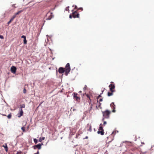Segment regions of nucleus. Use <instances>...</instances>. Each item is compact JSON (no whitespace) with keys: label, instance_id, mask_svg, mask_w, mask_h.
<instances>
[{"label":"nucleus","instance_id":"1","mask_svg":"<svg viewBox=\"0 0 154 154\" xmlns=\"http://www.w3.org/2000/svg\"><path fill=\"white\" fill-rule=\"evenodd\" d=\"M110 113V112L108 110L103 112V116L104 118L102 119V121H103L105 118H108Z\"/></svg>","mask_w":154,"mask_h":154},{"label":"nucleus","instance_id":"2","mask_svg":"<svg viewBox=\"0 0 154 154\" xmlns=\"http://www.w3.org/2000/svg\"><path fill=\"white\" fill-rule=\"evenodd\" d=\"M70 67L69 63H67L65 66V75H67L70 71Z\"/></svg>","mask_w":154,"mask_h":154},{"label":"nucleus","instance_id":"3","mask_svg":"<svg viewBox=\"0 0 154 154\" xmlns=\"http://www.w3.org/2000/svg\"><path fill=\"white\" fill-rule=\"evenodd\" d=\"M72 17L73 18H79V13H77V11H75L72 13Z\"/></svg>","mask_w":154,"mask_h":154},{"label":"nucleus","instance_id":"4","mask_svg":"<svg viewBox=\"0 0 154 154\" xmlns=\"http://www.w3.org/2000/svg\"><path fill=\"white\" fill-rule=\"evenodd\" d=\"M50 14V15L48 16V17L46 18V20H51L52 17H54V16L52 15V13L51 12L50 13L49 12H48L47 14V16H48V14Z\"/></svg>","mask_w":154,"mask_h":154},{"label":"nucleus","instance_id":"5","mask_svg":"<svg viewBox=\"0 0 154 154\" xmlns=\"http://www.w3.org/2000/svg\"><path fill=\"white\" fill-rule=\"evenodd\" d=\"M16 69V68L15 66H12V67H11V72L14 74L15 73Z\"/></svg>","mask_w":154,"mask_h":154},{"label":"nucleus","instance_id":"6","mask_svg":"<svg viewBox=\"0 0 154 154\" xmlns=\"http://www.w3.org/2000/svg\"><path fill=\"white\" fill-rule=\"evenodd\" d=\"M110 106L112 109H113V110H112V112H116V110H115V105L114 104V103L113 102L110 105Z\"/></svg>","mask_w":154,"mask_h":154},{"label":"nucleus","instance_id":"7","mask_svg":"<svg viewBox=\"0 0 154 154\" xmlns=\"http://www.w3.org/2000/svg\"><path fill=\"white\" fill-rule=\"evenodd\" d=\"M23 111L22 109H20V110L19 112L17 114V116L18 118L20 117L23 114Z\"/></svg>","mask_w":154,"mask_h":154},{"label":"nucleus","instance_id":"8","mask_svg":"<svg viewBox=\"0 0 154 154\" xmlns=\"http://www.w3.org/2000/svg\"><path fill=\"white\" fill-rule=\"evenodd\" d=\"M109 87L110 88V91L111 92H113V89L115 88V85H114L111 84L109 85Z\"/></svg>","mask_w":154,"mask_h":154},{"label":"nucleus","instance_id":"9","mask_svg":"<svg viewBox=\"0 0 154 154\" xmlns=\"http://www.w3.org/2000/svg\"><path fill=\"white\" fill-rule=\"evenodd\" d=\"M58 72L60 73H62L64 72H65V70L63 68L60 67L58 69Z\"/></svg>","mask_w":154,"mask_h":154},{"label":"nucleus","instance_id":"10","mask_svg":"<svg viewBox=\"0 0 154 154\" xmlns=\"http://www.w3.org/2000/svg\"><path fill=\"white\" fill-rule=\"evenodd\" d=\"M33 147L34 149H35L36 148H37L38 149H40L41 148V145H40L39 143L37 145L33 146Z\"/></svg>","mask_w":154,"mask_h":154},{"label":"nucleus","instance_id":"11","mask_svg":"<svg viewBox=\"0 0 154 154\" xmlns=\"http://www.w3.org/2000/svg\"><path fill=\"white\" fill-rule=\"evenodd\" d=\"M15 15H13V17H11V19L8 22L7 24H9L15 18Z\"/></svg>","mask_w":154,"mask_h":154},{"label":"nucleus","instance_id":"12","mask_svg":"<svg viewBox=\"0 0 154 154\" xmlns=\"http://www.w3.org/2000/svg\"><path fill=\"white\" fill-rule=\"evenodd\" d=\"M97 133L98 134H100L102 135H104V131H97Z\"/></svg>","mask_w":154,"mask_h":154},{"label":"nucleus","instance_id":"13","mask_svg":"<svg viewBox=\"0 0 154 154\" xmlns=\"http://www.w3.org/2000/svg\"><path fill=\"white\" fill-rule=\"evenodd\" d=\"M23 11L22 10L20 11H18L16 13H15L14 15H15V17H16V16L17 15H18L20 13L22 12H23Z\"/></svg>","mask_w":154,"mask_h":154},{"label":"nucleus","instance_id":"14","mask_svg":"<svg viewBox=\"0 0 154 154\" xmlns=\"http://www.w3.org/2000/svg\"><path fill=\"white\" fill-rule=\"evenodd\" d=\"M101 104V103H100L98 102V101H97V103H96V107L97 108V106H98L99 107H100V106Z\"/></svg>","mask_w":154,"mask_h":154},{"label":"nucleus","instance_id":"15","mask_svg":"<svg viewBox=\"0 0 154 154\" xmlns=\"http://www.w3.org/2000/svg\"><path fill=\"white\" fill-rule=\"evenodd\" d=\"M3 146L4 147L5 150L6 152H7L8 150V148L7 145L5 144V145H3Z\"/></svg>","mask_w":154,"mask_h":154},{"label":"nucleus","instance_id":"16","mask_svg":"<svg viewBox=\"0 0 154 154\" xmlns=\"http://www.w3.org/2000/svg\"><path fill=\"white\" fill-rule=\"evenodd\" d=\"M45 139V137H40L39 139V141L40 142H42L43 140Z\"/></svg>","mask_w":154,"mask_h":154},{"label":"nucleus","instance_id":"17","mask_svg":"<svg viewBox=\"0 0 154 154\" xmlns=\"http://www.w3.org/2000/svg\"><path fill=\"white\" fill-rule=\"evenodd\" d=\"M100 126L99 127V131H104L103 130V128L102 126H101V125H102V124H100Z\"/></svg>","mask_w":154,"mask_h":154},{"label":"nucleus","instance_id":"18","mask_svg":"<svg viewBox=\"0 0 154 154\" xmlns=\"http://www.w3.org/2000/svg\"><path fill=\"white\" fill-rule=\"evenodd\" d=\"M20 108L21 109H22V108H24L25 107V104H23L20 105Z\"/></svg>","mask_w":154,"mask_h":154},{"label":"nucleus","instance_id":"19","mask_svg":"<svg viewBox=\"0 0 154 154\" xmlns=\"http://www.w3.org/2000/svg\"><path fill=\"white\" fill-rule=\"evenodd\" d=\"M113 95L112 92H108L107 94V95L108 96H110Z\"/></svg>","mask_w":154,"mask_h":154},{"label":"nucleus","instance_id":"20","mask_svg":"<svg viewBox=\"0 0 154 154\" xmlns=\"http://www.w3.org/2000/svg\"><path fill=\"white\" fill-rule=\"evenodd\" d=\"M11 116H12V115H11V113L7 116V117L8 119H10L11 117Z\"/></svg>","mask_w":154,"mask_h":154},{"label":"nucleus","instance_id":"21","mask_svg":"<svg viewBox=\"0 0 154 154\" xmlns=\"http://www.w3.org/2000/svg\"><path fill=\"white\" fill-rule=\"evenodd\" d=\"M77 94L76 93H74L73 94V97L74 98H75L77 97Z\"/></svg>","mask_w":154,"mask_h":154},{"label":"nucleus","instance_id":"22","mask_svg":"<svg viewBox=\"0 0 154 154\" xmlns=\"http://www.w3.org/2000/svg\"><path fill=\"white\" fill-rule=\"evenodd\" d=\"M33 140L35 143H36L38 142V140L36 138L34 139Z\"/></svg>","mask_w":154,"mask_h":154},{"label":"nucleus","instance_id":"23","mask_svg":"<svg viewBox=\"0 0 154 154\" xmlns=\"http://www.w3.org/2000/svg\"><path fill=\"white\" fill-rule=\"evenodd\" d=\"M27 40H26V38H24L23 40V43L24 44H26L27 43Z\"/></svg>","mask_w":154,"mask_h":154},{"label":"nucleus","instance_id":"24","mask_svg":"<svg viewBox=\"0 0 154 154\" xmlns=\"http://www.w3.org/2000/svg\"><path fill=\"white\" fill-rule=\"evenodd\" d=\"M75 98L76 100L77 101L79 100L80 99V98L79 97H77V96Z\"/></svg>","mask_w":154,"mask_h":154},{"label":"nucleus","instance_id":"25","mask_svg":"<svg viewBox=\"0 0 154 154\" xmlns=\"http://www.w3.org/2000/svg\"><path fill=\"white\" fill-rule=\"evenodd\" d=\"M69 6L66 7L65 8V10L67 11H69Z\"/></svg>","mask_w":154,"mask_h":154},{"label":"nucleus","instance_id":"26","mask_svg":"<svg viewBox=\"0 0 154 154\" xmlns=\"http://www.w3.org/2000/svg\"><path fill=\"white\" fill-rule=\"evenodd\" d=\"M21 128L22 130L23 131V132H25V128H24V127H22Z\"/></svg>","mask_w":154,"mask_h":154},{"label":"nucleus","instance_id":"27","mask_svg":"<svg viewBox=\"0 0 154 154\" xmlns=\"http://www.w3.org/2000/svg\"><path fill=\"white\" fill-rule=\"evenodd\" d=\"M26 91L25 88H24L23 90V93L24 94H26Z\"/></svg>","mask_w":154,"mask_h":154},{"label":"nucleus","instance_id":"28","mask_svg":"<svg viewBox=\"0 0 154 154\" xmlns=\"http://www.w3.org/2000/svg\"><path fill=\"white\" fill-rule=\"evenodd\" d=\"M88 131H92V128L91 126H90V127L88 130Z\"/></svg>","mask_w":154,"mask_h":154},{"label":"nucleus","instance_id":"29","mask_svg":"<svg viewBox=\"0 0 154 154\" xmlns=\"http://www.w3.org/2000/svg\"><path fill=\"white\" fill-rule=\"evenodd\" d=\"M87 86L86 85H85L84 87L83 88V90L84 91L86 89Z\"/></svg>","mask_w":154,"mask_h":154},{"label":"nucleus","instance_id":"30","mask_svg":"<svg viewBox=\"0 0 154 154\" xmlns=\"http://www.w3.org/2000/svg\"><path fill=\"white\" fill-rule=\"evenodd\" d=\"M86 96L89 99V100L91 101V100L90 98V97H89V95H88V94H86Z\"/></svg>","mask_w":154,"mask_h":154},{"label":"nucleus","instance_id":"31","mask_svg":"<svg viewBox=\"0 0 154 154\" xmlns=\"http://www.w3.org/2000/svg\"><path fill=\"white\" fill-rule=\"evenodd\" d=\"M74 6H75L74 9H76L77 8V6H76L75 5H73V6H72V7H74Z\"/></svg>","mask_w":154,"mask_h":154},{"label":"nucleus","instance_id":"32","mask_svg":"<svg viewBox=\"0 0 154 154\" xmlns=\"http://www.w3.org/2000/svg\"><path fill=\"white\" fill-rule=\"evenodd\" d=\"M21 38H23L24 39V38H26V36L25 35H23L21 36Z\"/></svg>","mask_w":154,"mask_h":154},{"label":"nucleus","instance_id":"33","mask_svg":"<svg viewBox=\"0 0 154 154\" xmlns=\"http://www.w3.org/2000/svg\"><path fill=\"white\" fill-rule=\"evenodd\" d=\"M0 38L2 39H3L4 38V37L2 35H0Z\"/></svg>","mask_w":154,"mask_h":154},{"label":"nucleus","instance_id":"34","mask_svg":"<svg viewBox=\"0 0 154 154\" xmlns=\"http://www.w3.org/2000/svg\"><path fill=\"white\" fill-rule=\"evenodd\" d=\"M72 16L70 14L69 16V17L70 18H72Z\"/></svg>","mask_w":154,"mask_h":154},{"label":"nucleus","instance_id":"35","mask_svg":"<svg viewBox=\"0 0 154 154\" xmlns=\"http://www.w3.org/2000/svg\"><path fill=\"white\" fill-rule=\"evenodd\" d=\"M101 94L99 95L98 97H97V99L99 98V97H101Z\"/></svg>","mask_w":154,"mask_h":154},{"label":"nucleus","instance_id":"36","mask_svg":"<svg viewBox=\"0 0 154 154\" xmlns=\"http://www.w3.org/2000/svg\"><path fill=\"white\" fill-rule=\"evenodd\" d=\"M106 124V121H104L103 122V125H105Z\"/></svg>","mask_w":154,"mask_h":154},{"label":"nucleus","instance_id":"37","mask_svg":"<svg viewBox=\"0 0 154 154\" xmlns=\"http://www.w3.org/2000/svg\"><path fill=\"white\" fill-rule=\"evenodd\" d=\"M103 101V99L102 98H100L99 100V101L101 102Z\"/></svg>","mask_w":154,"mask_h":154},{"label":"nucleus","instance_id":"38","mask_svg":"<svg viewBox=\"0 0 154 154\" xmlns=\"http://www.w3.org/2000/svg\"><path fill=\"white\" fill-rule=\"evenodd\" d=\"M88 136H86L85 138H84V139H88Z\"/></svg>","mask_w":154,"mask_h":154},{"label":"nucleus","instance_id":"39","mask_svg":"<svg viewBox=\"0 0 154 154\" xmlns=\"http://www.w3.org/2000/svg\"><path fill=\"white\" fill-rule=\"evenodd\" d=\"M34 154H39V152L38 151H37V153H34Z\"/></svg>","mask_w":154,"mask_h":154},{"label":"nucleus","instance_id":"40","mask_svg":"<svg viewBox=\"0 0 154 154\" xmlns=\"http://www.w3.org/2000/svg\"><path fill=\"white\" fill-rule=\"evenodd\" d=\"M92 104H91V107H91V109H90V110H91V109H92Z\"/></svg>","mask_w":154,"mask_h":154},{"label":"nucleus","instance_id":"41","mask_svg":"<svg viewBox=\"0 0 154 154\" xmlns=\"http://www.w3.org/2000/svg\"><path fill=\"white\" fill-rule=\"evenodd\" d=\"M79 9H80V10H83L82 8H79Z\"/></svg>","mask_w":154,"mask_h":154},{"label":"nucleus","instance_id":"42","mask_svg":"<svg viewBox=\"0 0 154 154\" xmlns=\"http://www.w3.org/2000/svg\"><path fill=\"white\" fill-rule=\"evenodd\" d=\"M40 145H41V146L42 145H43V144L42 143L41 144H40Z\"/></svg>","mask_w":154,"mask_h":154},{"label":"nucleus","instance_id":"43","mask_svg":"<svg viewBox=\"0 0 154 154\" xmlns=\"http://www.w3.org/2000/svg\"><path fill=\"white\" fill-rule=\"evenodd\" d=\"M146 153V152H141V154H144V153Z\"/></svg>","mask_w":154,"mask_h":154},{"label":"nucleus","instance_id":"44","mask_svg":"<svg viewBox=\"0 0 154 154\" xmlns=\"http://www.w3.org/2000/svg\"><path fill=\"white\" fill-rule=\"evenodd\" d=\"M2 115L3 116H6V115H5V114H3Z\"/></svg>","mask_w":154,"mask_h":154},{"label":"nucleus","instance_id":"45","mask_svg":"<svg viewBox=\"0 0 154 154\" xmlns=\"http://www.w3.org/2000/svg\"><path fill=\"white\" fill-rule=\"evenodd\" d=\"M14 5H15V4L12 5V7H14Z\"/></svg>","mask_w":154,"mask_h":154},{"label":"nucleus","instance_id":"46","mask_svg":"<svg viewBox=\"0 0 154 154\" xmlns=\"http://www.w3.org/2000/svg\"><path fill=\"white\" fill-rule=\"evenodd\" d=\"M73 111H75V110H76V109H73Z\"/></svg>","mask_w":154,"mask_h":154},{"label":"nucleus","instance_id":"47","mask_svg":"<svg viewBox=\"0 0 154 154\" xmlns=\"http://www.w3.org/2000/svg\"><path fill=\"white\" fill-rule=\"evenodd\" d=\"M82 92V91H79V93H81Z\"/></svg>","mask_w":154,"mask_h":154},{"label":"nucleus","instance_id":"48","mask_svg":"<svg viewBox=\"0 0 154 154\" xmlns=\"http://www.w3.org/2000/svg\"><path fill=\"white\" fill-rule=\"evenodd\" d=\"M103 91H102V93H101L102 94H103Z\"/></svg>","mask_w":154,"mask_h":154},{"label":"nucleus","instance_id":"49","mask_svg":"<svg viewBox=\"0 0 154 154\" xmlns=\"http://www.w3.org/2000/svg\"><path fill=\"white\" fill-rule=\"evenodd\" d=\"M42 102H41L40 104H41L42 103Z\"/></svg>","mask_w":154,"mask_h":154},{"label":"nucleus","instance_id":"50","mask_svg":"<svg viewBox=\"0 0 154 154\" xmlns=\"http://www.w3.org/2000/svg\"><path fill=\"white\" fill-rule=\"evenodd\" d=\"M41 104H39V106Z\"/></svg>","mask_w":154,"mask_h":154}]
</instances>
